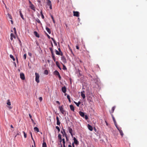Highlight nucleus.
<instances>
[{
    "label": "nucleus",
    "mask_w": 147,
    "mask_h": 147,
    "mask_svg": "<svg viewBox=\"0 0 147 147\" xmlns=\"http://www.w3.org/2000/svg\"><path fill=\"white\" fill-rule=\"evenodd\" d=\"M59 109L61 113L65 115H66V111H65L64 110V108L63 107V105H62L61 106H60L59 107Z\"/></svg>",
    "instance_id": "nucleus-1"
},
{
    "label": "nucleus",
    "mask_w": 147,
    "mask_h": 147,
    "mask_svg": "<svg viewBox=\"0 0 147 147\" xmlns=\"http://www.w3.org/2000/svg\"><path fill=\"white\" fill-rule=\"evenodd\" d=\"M35 75L36 76L35 81L37 83H38L40 82L39 80L40 76L39 74L37 73H35Z\"/></svg>",
    "instance_id": "nucleus-2"
},
{
    "label": "nucleus",
    "mask_w": 147,
    "mask_h": 147,
    "mask_svg": "<svg viewBox=\"0 0 147 147\" xmlns=\"http://www.w3.org/2000/svg\"><path fill=\"white\" fill-rule=\"evenodd\" d=\"M47 5L49 6V8L50 9H52V4L50 0H47Z\"/></svg>",
    "instance_id": "nucleus-3"
},
{
    "label": "nucleus",
    "mask_w": 147,
    "mask_h": 147,
    "mask_svg": "<svg viewBox=\"0 0 147 147\" xmlns=\"http://www.w3.org/2000/svg\"><path fill=\"white\" fill-rule=\"evenodd\" d=\"M7 104L9 106L7 107L9 109H12V107L10 106V105H11V103L9 99H8L7 100Z\"/></svg>",
    "instance_id": "nucleus-4"
},
{
    "label": "nucleus",
    "mask_w": 147,
    "mask_h": 147,
    "mask_svg": "<svg viewBox=\"0 0 147 147\" xmlns=\"http://www.w3.org/2000/svg\"><path fill=\"white\" fill-rule=\"evenodd\" d=\"M61 59L63 63L65 64L67 63L66 59L65 56H62L61 57Z\"/></svg>",
    "instance_id": "nucleus-5"
},
{
    "label": "nucleus",
    "mask_w": 147,
    "mask_h": 147,
    "mask_svg": "<svg viewBox=\"0 0 147 147\" xmlns=\"http://www.w3.org/2000/svg\"><path fill=\"white\" fill-rule=\"evenodd\" d=\"M73 13L74 14V16H76L77 17H78L79 16V12L77 11H73Z\"/></svg>",
    "instance_id": "nucleus-6"
},
{
    "label": "nucleus",
    "mask_w": 147,
    "mask_h": 147,
    "mask_svg": "<svg viewBox=\"0 0 147 147\" xmlns=\"http://www.w3.org/2000/svg\"><path fill=\"white\" fill-rule=\"evenodd\" d=\"M20 78L22 80H24L25 79L24 75L23 73H20Z\"/></svg>",
    "instance_id": "nucleus-7"
},
{
    "label": "nucleus",
    "mask_w": 147,
    "mask_h": 147,
    "mask_svg": "<svg viewBox=\"0 0 147 147\" xmlns=\"http://www.w3.org/2000/svg\"><path fill=\"white\" fill-rule=\"evenodd\" d=\"M84 92L85 91H83L81 92V95L83 99H84L85 98V94L84 93Z\"/></svg>",
    "instance_id": "nucleus-8"
},
{
    "label": "nucleus",
    "mask_w": 147,
    "mask_h": 147,
    "mask_svg": "<svg viewBox=\"0 0 147 147\" xmlns=\"http://www.w3.org/2000/svg\"><path fill=\"white\" fill-rule=\"evenodd\" d=\"M68 129L69 130V133L71 135L72 137L73 136V130L71 128H70V127H68Z\"/></svg>",
    "instance_id": "nucleus-9"
},
{
    "label": "nucleus",
    "mask_w": 147,
    "mask_h": 147,
    "mask_svg": "<svg viewBox=\"0 0 147 147\" xmlns=\"http://www.w3.org/2000/svg\"><path fill=\"white\" fill-rule=\"evenodd\" d=\"M74 140V143L76 145H78L79 144V142L75 137H74L73 139Z\"/></svg>",
    "instance_id": "nucleus-10"
},
{
    "label": "nucleus",
    "mask_w": 147,
    "mask_h": 147,
    "mask_svg": "<svg viewBox=\"0 0 147 147\" xmlns=\"http://www.w3.org/2000/svg\"><path fill=\"white\" fill-rule=\"evenodd\" d=\"M63 131H61V132L62 134H63V137H64V136H67V134L66 133L65 129H63Z\"/></svg>",
    "instance_id": "nucleus-11"
},
{
    "label": "nucleus",
    "mask_w": 147,
    "mask_h": 147,
    "mask_svg": "<svg viewBox=\"0 0 147 147\" xmlns=\"http://www.w3.org/2000/svg\"><path fill=\"white\" fill-rule=\"evenodd\" d=\"M30 8L33 10V11H35L36 10L35 9V7L34 6V5L32 4H31V5H30Z\"/></svg>",
    "instance_id": "nucleus-12"
},
{
    "label": "nucleus",
    "mask_w": 147,
    "mask_h": 147,
    "mask_svg": "<svg viewBox=\"0 0 147 147\" xmlns=\"http://www.w3.org/2000/svg\"><path fill=\"white\" fill-rule=\"evenodd\" d=\"M62 91L64 93H65L66 92V89L65 86L61 88Z\"/></svg>",
    "instance_id": "nucleus-13"
},
{
    "label": "nucleus",
    "mask_w": 147,
    "mask_h": 147,
    "mask_svg": "<svg viewBox=\"0 0 147 147\" xmlns=\"http://www.w3.org/2000/svg\"><path fill=\"white\" fill-rule=\"evenodd\" d=\"M11 38L10 39L11 40H13V38H16V36L14 35L13 33H11Z\"/></svg>",
    "instance_id": "nucleus-14"
},
{
    "label": "nucleus",
    "mask_w": 147,
    "mask_h": 147,
    "mask_svg": "<svg viewBox=\"0 0 147 147\" xmlns=\"http://www.w3.org/2000/svg\"><path fill=\"white\" fill-rule=\"evenodd\" d=\"M57 124L58 125H59L60 124V122L59 121V118L58 116L56 117Z\"/></svg>",
    "instance_id": "nucleus-15"
},
{
    "label": "nucleus",
    "mask_w": 147,
    "mask_h": 147,
    "mask_svg": "<svg viewBox=\"0 0 147 147\" xmlns=\"http://www.w3.org/2000/svg\"><path fill=\"white\" fill-rule=\"evenodd\" d=\"M88 129L90 131H92L93 130V127L92 126L88 124Z\"/></svg>",
    "instance_id": "nucleus-16"
},
{
    "label": "nucleus",
    "mask_w": 147,
    "mask_h": 147,
    "mask_svg": "<svg viewBox=\"0 0 147 147\" xmlns=\"http://www.w3.org/2000/svg\"><path fill=\"white\" fill-rule=\"evenodd\" d=\"M79 114L82 117H84L85 115L84 113L82 112V111H80L79 112Z\"/></svg>",
    "instance_id": "nucleus-17"
},
{
    "label": "nucleus",
    "mask_w": 147,
    "mask_h": 147,
    "mask_svg": "<svg viewBox=\"0 0 147 147\" xmlns=\"http://www.w3.org/2000/svg\"><path fill=\"white\" fill-rule=\"evenodd\" d=\"M120 132L121 135L122 137L123 135V134L122 130L121 129V128H119V129H118Z\"/></svg>",
    "instance_id": "nucleus-18"
},
{
    "label": "nucleus",
    "mask_w": 147,
    "mask_h": 147,
    "mask_svg": "<svg viewBox=\"0 0 147 147\" xmlns=\"http://www.w3.org/2000/svg\"><path fill=\"white\" fill-rule=\"evenodd\" d=\"M34 34L37 37L39 38L40 37L39 35L36 31H34Z\"/></svg>",
    "instance_id": "nucleus-19"
},
{
    "label": "nucleus",
    "mask_w": 147,
    "mask_h": 147,
    "mask_svg": "<svg viewBox=\"0 0 147 147\" xmlns=\"http://www.w3.org/2000/svg\"><path fill=\"white\" fill-rule=\"evenodd\" d=\"M115 108V107H113L112 108L111 111H110V113H111V114H112V113H113V112L114 111Z\"/></svg>",
    "instance_id": "nucleus-20"
},
{
    "label": "nucleus",
    "mask_w": 147,
    "mask_h": 147,
    "mask_svg": "<svg viewBox=\"0 0 147 147\" xmlns=\"http://www.w3.org/2000/svg\"><path fill=\"white\" fill-rule=\"evenodd\" d=\"M70 109L73 111H74V107L72 105H70Z\"/></svg>",
    "instance_id": "nucleus-21"
},
{
    "label": "nucleus",
    "mask_w": 147,
    "mask_h": 147,
    "mask_svg": "<svg viewBox=\"0 0 147 147\" xmlns=\"http://www.w3.org/2000/svg\"><path fill=\"white\" fill-rule=\"evenodd\" d=\"M58 138L60 140V142H61L62 141V138L61 137V135L60 134H59L58 136Z\"/></svg>",
    "instance_id": "nucleus-22"
},
{
    "label": "nucleus",
    "mask_w": 147,
    "mask_h": 147,
    "mask_svg": "<svg viewBox=\"0 0 147 147\" xmlns=\"http://www.w3.org/2000/svg\"><path fill=\"white\" fill-rule=\"evenodd\" d=\"M74 102L76 105L78 107H79V105L81 104V102L80 101H79L78 102H77L75 101H74Z\"/></svg>",
    "instance_id": "nucleus-23"
},
{
    "label": "nucleus",
    "mask_w": 147,
    "mask_h": 147,
    "mask_svg": "<svg viewBox=\"0 0 147 147\" xmlns=\"http://www.w3.org/2000/svg\"><path fill=\"white\" fill-rule=\"evenodd\" d=\"M46 30L49 34H50L51 33V31L50 29L49 28H48L46 27Z\"/></svg>",
    "instance_id": "nucleus-24"
},
{
    "label": "nucleus",
    "mask_w": 147,
    "mask_h": 147,
    "mask_svg": "<svg viewBox=\"0 0 147 147\" xmlns=\"http://www.w3.org/2000/svg\"><path fill=\"white\" fill-rule=\"evenodd\" d=\"M54 74L55 75L57 76L59 74L58 71L57 70H55L54 71Z\"/></svg>",
    "instance_id": "nucleus-25"
},
{
    "label": "nucleus",
    "mask_w": 147,
    "mask_h": 147,
    "mask_svg": "<svg viewBox=\"0 0 147 147\" xmlns=\"http://www.w3.org/2000/svg\"><path fill=\"white\" fill-rule=\"evenodd\" d=\"M34 130L35 131H36L37 132L39 131L38 128L36 127H35L34 128Z\"/></svg>",
    "instance_id": "nucleus-26"
},
{
    "label": "nucleus",
    "mask_w": 147,
    "mask_h": 147,
    "mask_svg": "<svg viewBox=\"0 0 147 147\" xmlns=\"http://www.w3.org/2000/svg\"><path fill=\"white\" fill-rule=\"evenodd\" d=\"M56 65H57V66L59 67V68L60 69H61V68L59 66V63L58 61H57L56 62Z\"/></svg>",
    "instance_id": "nucleus-27"
},
{
    "label": "nucleus",
    "mask_w": 147,
    "mask_h": 147,
    "mask_svg": "<svg viewBox=\"0 0 147 147\" xmlns=\"http://www.w3.org/2000/svg\"><path fill=\"white\" fill-rule=\"evenodd\" d=\"M51 38L52 40L53 41V43H54V44H55V45L57 46V43H56L55 39L53 38Z\"/></svg>",
    "instance_id": "nucleus-28"
},
{
    "label": "nucleus",
    "mask_w": 147,
    "mask_h": 147,
    "mask_svg": "<svg viewBox=\"0 0 147 147\" xmlns=\"http://www.w3.org/2000/svg\"><path fill=\"white\" fill-rule=\"evenodd\" d=\"M20 16L21 17V18L23 19V20H24V18L23 17V15H22L21 12V11H20Z\"/></svg>",
    "instance_id": "nucleus-29"
},
{
    "label": "nucleus",
    "mask_w": 147,
    "mask_h": 147,
    "mask_svg": "<svg viewBox=\"0 0 147 147\" xmlns=\"http://www.w3.org/2000/svg\"><path fill=\"white\" fill-rule=\"evenodd\" d=\"M7 17L9 19H12V16L11 15L9 14V13H8Z\"/></svg>",
    "instance_id": "nucleus-30"
},
{
    "label": "nucleus",
    "mask_w": 147,
    "mask_h": 147,
    "mask_svg": "<svg viewBox=\"0 0 147 147\" xmlns=\"http://www.w3.org/2000/svg\"><path fill=\"white\" fill-rule=\"evenodd\" d=\"M9 56H10V57L13 60V61H15V58H14V57H13V55H9Z\"/></svg>",
    "instance_id": "nucleus-31"
},
{
    "label": "nucleus",
    "mask_w": 147,
    "mask_h": 147,
    "mask_svg": "<svg viewBox=\"0 0 147 147\" xmlns=\"http://www.w3.org/2000/svg\"><path fill=\"white\" fill-rule=\"evenodd\" d=\"M67 98L68 99L69 101V102H71V100H70V96L69 95H67Z\"/></svg>",
    "instance_id": "nucleus-32"
},
{
    "label": "nucleus",
    "mask_w": 147,
    "mask_h": 147,
    "mask_svg": "<svg viewBox=\"0 0 147 147\" xmlns=\"http://www.w3.org/2000/svg\"><path fill=\"white\" fill-rule=\"evenodd\" d=\"M111 116H112V117L113 118V121H114V122H116V121L115 119V118H114V116L113 115V114H111Z\"/></svg>",
    "instance_id": "nucleus-33"
},
{
    "label": "nucleus",
    "mask_w": 147,
    "mask_h": 147,
    "mask_svg": "<svg viewBox=\"0 0 147 147\" xmlns=\"http://www.w3.org/2000/svg\"><path fill=\"white\" fill-rule=\"evenodd\" d=\"M42 147H47V144L45 142H43L42 144Z\"/></svg>",
    "instance_id": "nucleus-34"
},
{
    "label": "nucleus",
    "mask_w": 147,
    "mask_h": 147,
    "mask_svg": "<svg viewBox=\"0 0 147 147\" xmlns=\"http://www.w3.org/2000/svg\"><path fill=\"white\" fill-rule=\"evenodd\" d=\"M48 71L47 70H45L44 72V74L46 75L48 74Z\"/></svg>",
    "instance_id": "nucleus-35"
},
{
    "label": "nucleus",
    "mask_w": 147,
    "mask_h": 147,
    "mask_svg": "<svg viewBox=\"0 0 147 147\" xmlns=\"http://www.w3.org/2000/svg\"><path fill=\"white\" fill-rule=\"evenodd\" d=\"M114 123L117 129H119V128L118 127L117 125V123L116 122H114Z\"/></svg>",
    "instance_id": "nucleus-36"
},
{
    "label": "nucleus",
    "mask_w": 147,
    "mask_h": 147,
    "mask_svg": "<svg viewBox=\"0 0 147 147\" xmlns=\"http://www.w3.org/2000/svg\"><path fill=\"white\" fill-rule=\"evenodd\" d=\"M55 52L56 54L59 55H60V53L57 50H55Z\"/></svg>",
    "instance_id": "nucleus-37"
},
{
    "label": "nucleus",
    "mask_w": 147,
    "mask_h": 147,
    "mask_svg": "<svg viewBox=\"0 0 147 147\" xmlns=\"http://www.w3.org/2000/svg\"><path fill=\"white\" fill-rule=\"evenodd\" d=\"M36 21L39 24H41V23L40 22V21L39 20L38 18H37V19H36Z\"/></svg>",
    "instance_id": "nucleus-38"
},
{
    "label": "nucleus",
    "mask_w": 147,
    "mask_h": 147,
    "mask_svg": "<svg viewBox=\"0 0 147 147\" xmlns=\"http://www.w3.org/2000/svg\"><path fill=\"white\" fill-rule=\"evenodd\" d=\"M62 65H63V69L65 70L67 69V68L63 64H62Z\"/></svg>",
    "instance_id": "nucleus-39"
},
{
    "label": "nucleus",
    "mask_w": 147,
    "mask_h": 147,
    "mask_svg": "<svg viewBox=\"0 0 147 147\" xmlns=\"http://www.w3.org/2000/svg\"><path fill=\"white\" fill-rule=\"evenodd\" d=\"M56 129H57L58 131V132H59L60 131V128L58 126H56Z\"/></svg>",
    "instance_id": "nucleus-40"
},
{
    "label": "nucleus",
    "mask_w": 147,
    "mask_h": 147,
    "mask_svg": "<svg viewBox=\"0 0 147 147\" xmlns=\"http://www.w3.org/2000/svg\"><path fill=\"white\" fill-rule=\"evenodd\" d=\"M23 133H24V137L26 138V137H27V134L26 133H25V132L24 131H23Z\"/></svg>",
    "instance_id": "nucleus-41"
},
{
    "label": "nucleus",
    "mask_w": 147,
    "mask_h": 147,
    "mask_svg": "<svg viewBox=\"0 0 147 147\" xmlns=\"http://www.w3.org/2000/svg\"><path fill=\"white\" fill-rule=\"evenodd\" d=\"M49 49H50V50L51 51V54L54 53L53 52V49H52V48H49Z\"/></svg>",
    "instance_id": "nucleus-42"
},
{
    "label": "nucleus",
    "mask_w": 147,
    "mask_h": 147,
    "mask_svg": "<svg viewBox=\"0 0 147 147\" xmlns=\"http://www.w3.org/2000/svg\"><path fill=\"white\" fill-rule=\"evenodd\" d=\"M23 58L24 59H26V54H24V55L23 56Z\"/></svg>",
    "instance_id": "nucleus-43"
},
{
    "label": "nucleus",
    "mask_w": 147,
    "mask_h": 147,
    "mask_svg": "<svg viewBox=\"0 0 147 147\" xmlns=\"http://www.w3.org/2000/svg\"><path fill=\"white\" fill-rule=\"evenodd\" d=\"M84 116H85L84 118H85V119L86 120H87L88 119V116L87 115H85Z\"/></svg>",
    "instance_id": "nucleus-44"
},
{
    "label": "nucleus",
    "mask_w": 147,
    "mask_h": 147,
    "mask_svg": "<svg viewBox=\"0 0 147 147\" xmlns=\"http://www.w3.org/2000/svg\"><path fill=\"white\" fill-rule=\"evenodd\" d=\"M62 140L63 141V144H65V139L64 138H63Z\"/></svg>",
    "instance_id": "nucleus-45"
},
{
    "label": "nucleus",
    "mask_w": 147,
    "mask_h": 147,
    "mask_svg": "<svg viewBox=\"0 0 147 147\" xmlns=\"http://www.w3.org/2000/svg\"><path fill=\"white\" fill-rule=\"evenodd\" d=\"M39 100L40 101H41L42 100V97H40L39 98Z\"/></svg>",
    "instance_id": "nucleus-46"
},
{
    "label": "nucleus",
    "mask_w": 147,
    "mask_h": 147,
    "mask_svg": "<svg viewBox=\"0 0 147 147\" xmlns=\"http://www.w3.org/2000/svg\"><path fill=\"white\" fill-rule=\"evenodd\" d=\"M51 55H52V57L53 58H55V57L54 54V53L52 54H51Z\"/></svg>",
    "instance_id": "nucleus-47"
},
{
    "label": "nucleus",
    "mask_w": 147,
    "mask_h": 147,
    "mask_svg": "<svg viewBox=\"0 0 147 147\" xmlns=\"http://www.w3.org/2000/svg\"><path fill=\"white\" fill-rule=\"evenodd\" d=\"M60 55L61 56H63V53H62V52H61V51H60Z\"/></svg>",
    "instance_id": "nucleus-48"
},
{
    "label": "nucleus",
    "mask_w": 147,
    "mask_h": 147,
    "mask_svg": "<svg viewBox=\"0 0 147 147\" xmlns=\"http://www.w3.org/2000/svg\"><path fill=\"white\" fill-rule=\"evenodd\" d=\"M57 76L59 78V80H61V77L60 75V74H59Z\"/></svg>",
    "instance_id": "nucleus-49"
},
{
    "label": "nucleus",
    "mask_w": 147,
    "mask_h": 147,
    "mask_svg": "<svg viewBox=\"0 0 147 147\" xmlns=\"http://www.w3.org/2000/svg\"><path fill=\"white\" fill-rule=\"evenodd\" d=\"M31 138H32V140H33V142H34V145H35V142L34 141V139H33V137H32V136H31Z\"/></svg>",
    "instance_id": "nucleus-50"
},
{
    "label": "nucleus",
    "mask_w": 147,
    "mask_h": 147,
    "mask_svg": "<svg viewBox=\"0 0 147 147\" xmlns=\"http://www.w3.org/2000/svg\"><path fill=\"white\" fill-rule=\"evenodd\" d=\"M41 17H42V19H44V16L43 15V14H42H42H41Z\"/></svg>",
    "instance_id": "nucleus-51"
},
{
    "label": "nucleus",
    "mask_w": 147,
    "mask_h": 147,
    "mask_svg": "<svg viewBox=\"0 0 147 147\" xmlns=\"http://www.w3.org/2000/svg\"><path fill=\"white\" fill-rule=\"evenodd\" d=\"M56 102L59 105H60V102H59V101H56Z\"/></svg>",
    "instance_id": "nucleus-52"
},
{
    "label": "nucleus",
    "mask_w": 147,
    "mask_h": 147,
    "mask_svg": "<svg viewBox=\"0 0 147 147\" xmlns=\"http://www.w3.org/2000/svg\"><path fill=\"white\" fill-rule=\"evenodd\" d=\"M28 54L30 56H31L32 55V53H28Z\"/></svg>",
    "instance_id": "nucleus-53"
},
{
    "label": "nucleus",
    "mask_w": 147,
    "mask_h": 147,
    "mask_svg": "<svg viewBox=\"0 0 147 147\" xmlns=\"http://www.w3.org/2000/svg\"><path fill=\"white\" fill-rule=\"evenodd\" d=\"M29 4L30 5H31V4H32V2H31V1H29Z\"/></svg>",
    "instance_id": "nucleus-54"
},
{
    "label": "nucleus",
    "mask_w": 147,
    "mask_h": 147,
    "mask_svg": "<svg viewBox=\"0 0 147 147\" xmlns=\"http://www.w3.org/2000/svg\"><path fill=\"white\" fill-rule=\"evenodd\" d=\"M51 18H52V20H53V19H54V18H53V16L52 15H51Z\"/></svg>",
    "instance_id": "nucleus-55"
},
{
    "label": "nucleus",
    "mask_w": 147,
    "mask_h": 147,
    "mask_svg": "<svg viewBox=\"0 0 147 147\" xmlns=\"http://www.w3.org/2000/svg\"><path fill=\"white\" fill-rule=\"evenodd\" d=\"M65 137L66 138V140L67 141L68 140V138H67V136H65Z\"/></svg>",
    "instance_id": "nucleus-56"
},
{
    "label": "nucleus",
    "mask_w": 147,
    "mask_h": 147,
    "mask_svg": "<svg viewBox=\"0 0 147 147\" xmlns=\"http://www.w3.org/2000/svg\"><path fill=\"white\" fill-rule=\"evenodd\" d=\"M29 117L30 118V119H32V117L31 115H30V114H29Z\"/></svg>",
    "instance_id": "nucleus-57"
},
{
    "label": "nucleus",
    "mask_w": 147,
    "mask_h": 147,
    "mask_svg": "<svg viewBox=\"0 0 147 147\" xmlns=\"http://www.w3.org/2000/svg\"><path fill=\"white\" fill-rule=\"evenodd\" d=\"M47 36L48 38L49 39H50L51 38L50 36L48 34H47Z\"/></svg>",
    "instance_id": "nucleus-58"
},
{
    "label": "nucleus",
    "mask_w": 147,
    "mask_h": 147,
    "mask_svg": "<svg viewBox=\"0 0 147 147\" xmlns=\"http://www.w3.org/2000/svg\"><path fill=\"white\" fill-rule=\"evenodd\" d=\"M76 49H79V47L78 46V45L76 46Z\"/></svg>",
    "instance_id": "nucleus-59"
},
{
    "label": "nucleus",
    "mask_w": 147,
    "mask_h": 147,
    "mask_svg": "<svg viewBox=\"0 0 147 147\" xmlns=\"http://www.w3.org/2000/svg\"><path fill=\"white\" fill-rule=\"evenodd\" d=\"M72 146L73 147H75V146H74V143L73 142L72 144Z\"/></svg>",
    "instance_id": "nucleus-60"
},
{
    "label": "nucleus",
    "mask_w": 147,
    "mask_h": 147,
    "mask_svg": "<svg viewBox=\"0 0 147 147\" xmlns=\"http://www.w3.org/2000/svg\"><path fill=\"white\" fill-rule=\"evenodd\" d=\"M10 21H11V24H13V21L12 20H10Z\"/></svg>",
    "instance_id": "nucleus-61"
},
{
    "label": "nucleus",
    "mask_w": 147,
    "mask_h": 147,
    "mask_svg": "<svg viewBox=\"0 0 147 147\" xmlns=\"http://www.w3.org/2000/svg\"><path fill=\"white\" fill-rule=\"evenodd\" d=\"M10 126H11V128H14V127H13V126L12 125H11Z\"/></svg>",
    "instance_id": "nucleus-62"
},
{
    "label": "nucleus",
    "mask_w": 147,
    "mask_h": 147,
    "mask_svg": "<svg viewBox=\"0 0 147 147\" xmlns=\"http://www.w3.org/2000/svg\"><path fill=\"white\" fill-rule=\"evenodd\" d=\"M54 61H55V62L56 61V60H55V58H53Z\"/></svg>",
    "instance_id": "nucleus-63"
},
{
    "label": "nucleus",
    "mask_w": 147,
    "mask_h": 147,
    "mask_svg": "<svg viewBox=\"0 0 147 147\" xmlns=\"http://www.w3.org/2000/svg\"><path fill=\"white\" fill-rule=\"evenodd\" d=\"M68 147H72L71 145H69L68 146Z\"/></svg>",
    "instance_id": "nucleus-64"
}]
</instances>
